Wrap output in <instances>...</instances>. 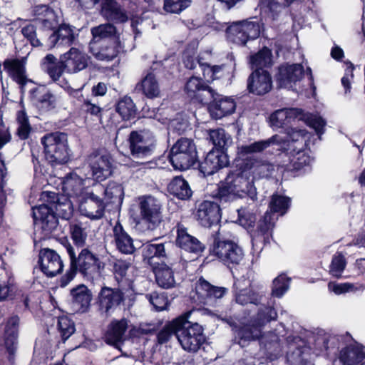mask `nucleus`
<instances>
[{
  "mask_svg": "<svg viewBox=\"0 0 365 365\" xmlns=\"http://www.w3.org/2000/svg\"><path fill=\"white\" fill-rule=\"evenodd\" d=\"M61 243L69 257L70 264L68 269L58 280V284L61 287H66L78 272L83 279L89 281L101 276L105 269L106 264L97 254L86 247L81 249L77 255L74 247L66 237L62 240Z\"/></svg>",
  "mask_w": 365,
  "mask_h": 365,
  "instance_id": "nucleus-1",
  "label": "nucleus"
},
{
  "mask_svg": "<svg viewBox=\"0 0 365 365\" xmlns=\"http://www.w3.org/2000/svg\"><path fill=\"white\" fill-rule=\"evenodd\" d=\"M242 194L247 195L251 199L257 197V190L249 178H242L233 173H228L224 180L216 184L211 197L221 205L235 201Z\"/></svg>",
  "mask_w": 365,
  "mask_h": 365,
  "instance_id": "nucleus-2",
  "label": "nucleus"
},
{
  "mask_svg": "<svg viewBox=\"0 0 365 365\" xmlns=\"http://www.w3.org/2000/svg\"><path fill=\"white\" fill-rule=\"evenodd\" d=\"M207 245L210 255L230 269L236 267L244 258L242 248L237 242L222 236L219 230L210 234Z\"/></svg>",
  "mask_w": 365,
  "mask_h": 365,
  "instance_id": "nucleus-3",
  "label": "nucleus"
},
{
  "mask_svg": "<svg viewBox=\"0 0 365 365\" xmlns=\"http://www.w3.org/2000/svg\"><path fill=\"white\" fill-rule=\"evenodd\" d=\"M137 211L134 217L137 226L143 225L148 231H154L163 222V206L151 195H140L137 200Z\"/></svg>",
  "mask_w": 365,
  "mask_h": 365,
  "instance_id": "nucleus-4",
  "label": "nucleus"
},
{
  "mask_svg": "<svg viewBox=\"0 0 365 365\" xmlns=\"http://www.w3.org/2000/svg\"><path fill=\"white\" fill-rule=\"evenodd\" d=\"M190 312L180 314L178 341L184 351L195 354L207 342V338L204 327L190 321Z\"/></svg>",
  "mask_w": 365,
  "mask_h": 365,
  "instance_id": "nucleus-5",
  "label": "nucleus"
},
{
  "mask_svg": "<svg viewBox=\"0 0 365 365\" xmlns=\"http://www.w3.org/2000/svg\"><path fill=\"white\" fill-rule=\"evenodd\" d=\"M45 159L53 167L64 165L71 158V150L66 133L56 131L46 133L41 139Z\"/></svg>",
  "mask_w": 365,
  "mask_h": 365,
  "instance_id": "nucleus-6",
  "label": "nucleus"
},
{
  "mask_svg": "<svg viewBox=\"0 0 365 365\" xmlns=\"http://www.w3.org/2000/svg\"><path fill=\"white\" fill-rule=\"evenodd\" d=\"M197 146L191 138L180 137L172 145L168 159L175 170L185 171L197 165Z\"/></svg>",
  "mask_w": 365,
  "mask_h": 365,
  "instance_id": "nucleus-7",
  "label": "nucleus"
},
{
  "mask_svg": "<svg viewBox=\"0 0 365 365\" xmlns=\"http://www.w3.org/2000/svg\"><path fill=\"white\" fill-rule=\"evenodd\" d=\"M256 17H252L230 24L226 29V34L232 43L239 46H245L250 41L258 38L263 25L259 21H254Z\"/></svg>",
  "mask_w": 365,
  "mask_h": 365,
  "instance_id": "nucleus-8",
  "label": "nucleus"
},
{
  "mask_svg": "<svg viewBox=\"0 0 365 365\" xmlns=\"http://www.w3.org/2000/svg\"><path fill=\"white\" fill-rule=\"evenodd\" d=\"M35 228L40 232V239L46 240L58 235V217L55 211L45 205L32 207Z\"/></svg>",
  "mask_w": 365,
  "mask_h": 365,
  "instance_id": "nucleus-9",
  "label": "nucleus"
},
{
  "mask_svg": "<svg viewBox=\"0 0 365 365\" xmlns=\"http://www.w3.org/2000/svg\"><path fill=\"white\" fill-rule=\"evenodd\" d=\"M130 155L134 158L150 157L155 151L156 140L154 135L145 130H132L128 138Z\"/></svg>",
  "mask_w": 365,
  "mask_h": 365,
  "instance_id": "nucleus-10",
  "label": "nucleus"
},
{
  "mask_svg": "<svg viewBox=\"0 0 365 365\" xmlns=\"http://www.w3.org/2000/svg\"><path fill=\"white\" fill-rule=\"evenodd\" d=\"M272 88V75L263 68H255L247 79V91L250 94L263 96L269 93Z\"/></svg>",
  "mask_w": 365,
  "mask_h": 365,
  "instance_id": "nucleus-11",
  "label": "nucleus"
},
{
  "mask_svg": "<svg viewBox=\"0 0 365 365\" xmlns=\"http://www.w3.org/2000/svg\"><path fill=\"white\" fill-rule=\"evenodd\" d=\"M176 237L175 245L185 252L200 256L206 249V245L196 237L188 232V228L181 222H178L174 227Z\"/></svg>",
  "mask_w": 365,
  "mask_h": 365,
  "instance_id": "nucleus-12",
  "label": "nucleus"
},
{
  "mask_svg": "<svg viewBox=\"0 0 365 365\" xmlns=\"http://www.w3.org/2000/svg\"><path fill=\"white\" fill-rule=\"evenodd\" d=\"M195 217L198 223L205 227L217 225L222 217L220 204L215 200H202L195 205Z\"/></svg>",
  "mask_w": 365,
  "mask_h": 365,
  "instance_id": "nucleus-13",
  "label": "nucleus"
},
{
  "mask_svg": "<svg viewBox=\"0 0 365 365\" xmlns=\"http://www.w3.org/2000/svg\"><path fill=\"white\" fill-rule=\"evenodd\" d=\"M124 300L125 294L120 289L103 287L98 296V312L101 315L108 317Z\"/></svg>",
  "mask_w": 365,
  "mask_h": 365,
  "instance_id": "nucleus-14",
  "label": "nucleus"
},
{
  "mask_svg": "<svg viewBox=\"0 0 365 365\" xmlns=\"http://www.w3.org/2000/svg\"><path fill=\"white\" fill-rule=\"evenodd\" d=\"M230 165L227 153L211 149L197 162V168L203 176H210Z\"/></svg>",
  "mask_w": 365,
  "mask_h": 365,
  "instance_id": "nucleus-15",
  "label": "nucleus"
},
{
  "mask_svg": "<svg viewBox=\"0 0 365 365\" xmlns=\"http://www.w3.org/2000/svg\"><path fill=\"white\" fill-rule=\"evenodd\" d=\"M120 36L91 43V50L96 59L110 61L125 51Z\"/></svg>",
  "mask_w": 365,
  "mask_h": 365,
  "instance_id": "nucleus-16",
  "label": "nucleus"
},
{
  "mask_svg": "<svg viewBox=\"0 0 365 365\" xmlns=\"http://www.w3.org/2000/svg\"><path fill=\"white\" fill-rule=\"evenodd\" d=\"M106 202L93 191L86 192L79 203L81 213L91 220L101 219L105 213Z\"/></svg>",
  "mask_w": 365,
  "mask_h": 365,
  "instance_id": "nucleus-17",
  "label": "nucleus"
},
{
  "mask_svg": "<svg viewBox=\"0 0 365 365\" xmlns=\"http://www.w3.org/2000/svg\"><path fill=\"white\" fill-rule=\"evenodd\" d=\"M206 104L211 117L215 119L229 115L236 109V103L232 98L219 94L214 90L213 96H210Z\"/></svg>",
  "mask_w": 365,
  "mask_h": 365,
  "instance_id": "nucleus-18",
  "label": "nucleus"
},
{
  "mask_svg": "<svg viewBox=\"0 0 365 365\" xmlns=\"http://www.w3.org/2000/svg\"><path fill=\"white\" fill-rule=\"evenodd\" d=\"M158 240V238H154L143 243L140 247L142 260L150 268L157 264H160V262H156L155 259H165L168 258L167 247L170 245V242H155Z\"/></svg>",
  "mask_w": 365,
  "mask_h": 365,
  "instance_id": "nucleus-19",
  "label": "nucleus"
},
{
  "mask_svg": "<svg viewBox=\"0 0 365 365\" xmlns=\"http://www.w3.org/2000/svg\"><path fill=\"white\" fill-rule=\"evenodd\" d=\"M245 282L246 279H237L234 281L232 292L236 302L241 305L252 304L258 306L262 304L265 298L264 292L252 288L243 287L242 284Z\"/></svg>",
  "mask_w": 365,
  "mask_h": 365,
  "instance_id": "nucleus-20",
  "label": "nucleus"
},
{
  "mask_svg": "<svg viewBox=\"0 0 365 365\" xmlns=\"http://www.w3.org/2000/svg\"><path fill=\"white\" fill-rule=\"evenodd\" d=\"M38 263L41 271L47 277H53L62 272L63 263L59 255L53 250H41Z\"/></svg>",
  "mask_w": 365,
  "mask_h": 365,
  "instance_id": "nucleus-21",
  "label": "nucleus"
},
{
  "mask_svg": "<svg viewBox=\"0 0 365 365\" xmlns=\"http://www.w3.org/2000/svg\"><path fill=\"white\" fill-rule=\"evenodd\" d=\"M75 27L66 23L58 24L55 29H48L52 31L47 38V46L50 48L59 46H71L75 41L76 34Z\"/></svg>",
  "mask_w": 365,
  "mask_h": 365,
  "instance_id": "nucleus-22",
  "label": "nucleus"
},
{
  "mask_svg": "<svg viewBox=\"0 0 365 365\" xmlns=\"http://www.w3.org/2000/svg\"><path fill=\"white\" fill-rule=\"evenodd\" d=\"M185 91L191 100L203 105L213 96V89L200 77L191 76L185 83Z\"/></svg>",
  "mask_w": 365,
  "mask_h": 365,
  "instance_id": "nucleus-23",
  "label": "nucleus"
},
{
  "mask_svg": "<svg viewBox=\"0 0 365 365\" xmlns=\"http://www.w3.org/2000/svg\"><path fill=\"white\" fill-rule=\"evenodd\" d=\"M304 76V68L301 63L281 64L275 75L277 83L279 88L292 86L300 81Z\"/></svg>",
  "mask_w": 365,
  "mask_h": 365,
  "instance_id": "nucleus-24",
  "label": "nucleus"
},
{
  "mask_svg": "<svg viewBox=\"0 0 365 365\" xmlns=\"http://www.w3.org/2000/svg\"><path fill=\"white\" fill-rule=\"evenodd\" d=\"M113 158L110 153H93L89 157V165L93 177L97 181H103L112 174Z\"/></svg>",
  "mask_w": 365,
  "mask_h": 365,
  "instance_id": "nucleus-25",
  "label": "nucleus"
},
{
  "mask_svg": "<svg viewBox=\"0 0 365 365\" xmlns=\"http://www.w3.org/2000/svg\"><path fill=\"white\" fill-rule=\"evenodd\" d=\"M71 306L76 313L83 314L90 310L93 294L88 287L78 284L70 290Z\"/></svg>",
  "mask_w": 365,
  "mask_h": 365,
  "instance_id": "nucleus-26",
  "label": "nucleus"
},
{
  "mask_svg": "<svg viewBox=\"0 0 365 365\" xmlns=\"http://www.w3.org/2000/svg\"><path fill=\"white\" fill-rule=\"evenodd\" d=\"M112 231L113 242L116 250L123 255H134L137 251V248L134 245V240L119 220L116 221Z\"/></svg>",
  "mask_w": 365,
  "mask_h": 365,
  "instance_id": "nucleus-27",
  "label": "nucleus"
},
{
  "mask_svg": "<svg viewBox=\"0 0 365 365\" xmlns=\"http://www.w3.org/2000/svg\"><path fill=\"white\" fill-rule=\"evenodd\" d=\"M4 69L9 74L13 81L19 84L21 91H24V87L28 82L33 83L26 76V58H6L3 62Z\"/></svg>",
  "mask_w": 365,
  "mask_h": 365,
  "instance_id": "nucleus-28",
  "label": "nucleus"
},
{
  "mask_svg": "<svg viewBox=\"0 0 365 365\" xmlns=\"http://www.w3.org/2000/svg\"><path fill=\"white\" fill-rule=\"evenodd\" d=\"M29 98L32 103L41 111H50L56 107V98L45 86H38L31 89Z\"/></svg>",
  "mask_w": 365,
  "mask_h": 365,
  "instance_id": "nucleus-29",
  "label": "nucleus"
},
{
  "mask_svg": "<svg viewBox=\"0 0 365 365\" xmlns=\"http://www.w3.org/2000/svg\"><path fill=\"white\" fill-rule=\"evenodd\" d=\"M19 321V317L14 315L9 318L5 325L4 344L9 361L14 360L17 349Z\"/></svg>",
  "mask_w": 365,
  "mask_h": 365,
  "instance_id": "nucleus-30",
  "label": "nucleus"
},
{
  "mask_svg": "<svg viewBox=\"0 0 365 365\" xmlns=\"http://www.w3.org/2000/svg\"><path fill=\"white\" fill-rule=\"evenodd\" d=\"M61 60L68 73H76L88 66L86 55L78 48L71 47L68 51L61 56Z\"/></svg>",
  "mask_w": 365,
  "mask_h": 365,
  "instance_id": "nucleus-31",
  "label": "nucleus"
},
{
  "mask_svg": "<svg viewBox=\"0 0 365 365\" xmlns=\"http://www.w3.org/2000/svg\"><path fill=\"white\" fill-rule=\"evenodd\" d=\"M101 190L104 195V202L109 210L120 209L124 199V188L122 184L111 181L106 187L101 186Z\"/></svg>",
  "mask_w": 365,
  "mask_h": 365,
  "instance_id": "nucleus-32",
  "label": "nucleus"
},
{
  "mask_svg": "<svg viewBox=\"0 0 365 365\" xmlns=\"http://www.w3.org/2000/svg\"><path fill=\"white\" fill-rule=\"evenodd\" d=\"M128 329V322L123 318L120 320H113L104 334L103 339L106 344L115 349H120L123 336Z\"/></svg>",
  "mask_w": 365,
  "mask_h": 365,
  "instance_id": "nucleus-33",
  "label": "nucleus"
},
{
  "mask_svg": "<svg viewBox=\"0 0 365 365\" xmlns=\"http://www.w3.org/2000/svg\"><path fill=\"white\" fill-rule=\"evenodd\" d=\"M262 329L251 319L249 323L239 326L235 330V341L241 347L262 337Z\"/></svg>",
  "mask_w": 365,
  "mask_h": 365,
  "instance_id": "nucleus-34",
  "label": "nucleus"
},
{
  "mask_svg": "<svg viewBox=\"0 0 365 365\" xmlns=\"http://www.w3.org/2000/svg\"><path fill=\"white\" fill-rule=\"evenodd\" d=\"M196 294L205 299L214 300L222 299L228 294V289L225 287L215 286L200 277L195 283Z\"/></svg>",
  "mask_w": 365,
  "mask_h": 365,
  "instance_id": "nucleus-35",
  "label": "nucleus"
},
{
  "mask_svg": "<svg viewBox=\"0 0 365 365\" xmlns=\"http://www.w3.org/2000/svg\"><path fill=\"white\" fill-rule=\"evenodd\" d=\"M364 346L355 342L343 347L338 359L341 365H358L365 359Z\"/></svg>",
  "mask_w": 365,
  "mask_h": 365,
  "instance_id": "nucleus-36",
  "label": "nucleus"
},
{
  "mask_svg": "<svg viewBox=\"0 0 365 365\" xmlns=\"http://www.w3.org/2000/svg\"><path fill=\"white\" fill-rule=\"evenodd\" d=\"M168 193L176 199L188 201L193 195L190 185L187 180L181 175L173 177L167 185Z\"/></svg>",
  "mask_w": 365,
  "mask_h": 365,
  "instance_id": "nucleus-37",
  "label": "nucleus"
},
{
  "mask_svg": "<svg viewBox=\"0 0 365 365\" xmlns=\"http://www.w3.org/2000/svg\"><path fill=\"white\" fill-rule=\"evenodd\" d=\"M155 276L156 284L165 289H171L175 287V272L172 266L162 261L151 268Z\"/></svg>",
  "mask_w": 365,
  "mask_h": 365,
  "instance_id": "nucleus-38",
  "label": "nucleus"
},
{
  "mask_svg": "<svg viewBox=\"0 0 365 365\" xmlns=\"http://www.w3.org/2000/svg\"><path fill=\"white\" fill-rule=\"evenodd\" d=\"M282 142V138L275 134L268 139L255 141L250 145L237 147L236 155L240 156V158H252L250 155L261 153L272 145H279Z\"/></svg>",
  "mask_w": 365,
  "mask_h": 365,
  "instance_id": "nucleus-39",
  "label": "nucleus"
},
{
  "mask_svg": "<svg viewBox=\"0 0 365 365\" xmlns=\"http://www.w3.org/2000/svg\"><path fill=\"white\" fill-rule=\"evenodd\" d=\"M34 15L45 30L55 29L58 26V18L55 11L48 5L39 4L34 8Z\"/></svg>",
  "mask_w": 365,
  "mask_h": 365,
  "instance_id": "nucleus-40",
  "label": "nucleus"
},
{
  "mask_svg": "<svg viewBox=\"0 0 365 365\" xmlns=\"http://www.w3.org/2000/svg\"><path fill=\"white\" fill-rule=\"evenodd\" d=\"M101 14L106 19L116 23H125L128 20L125 11L121 9L116 0H102Z\"/></svg>",
  "mask_w": 365,
  "mask_h": 365,
  "instance_id": "nucleus-41",
  "label": "nucleus"
},
{
  "mask_svg": "<svg viewBox=\"0 0 365 365\" xmlns=\"http://www.w3.org/2000/svg\"><path fill=\"white\" fill-rule=\"evenodd\" d=\"M42 66L53 82L58 81L63 72L66 71V67L64 66L61 58L60 57V60L58 61L57 58L51 53L47 54L43 58Z\"/></svg>",
  "mask_w": 365,
  "mask_h": 365,
  "instance_id": "nucleus-42",
  "label": "nucleus"
},
{
  "mask_svg": "<svg viewBox=\"0 0 365 365\" xmlns=\"http://www.w3.org/2000/svg\"><path fill=\"white\" fill-rule=\"evenodd\" d=\"M209 138L213 145L212 149L218 151L227 153L232 144L231 135L223 128L210 130Z\"/></svg>",
  "mask_w": 365,
  "mask_h": 365,
  "instance_id": "nucleus-43",
  "label": "nucleus"
},
{
  "mask_svg": "<svg viewBox=\"0 0 365 365\" xmlns=\"http://www.w3.org/2000/svg\"><path fill=\"white\" fill-rule=\"evenodd\" d=\"M296 0H262V11H264L266 18L271 21L278 19L279 14L289 7Z\"/></svg>",
  "mask_w": 365,
  "mask_h": 365,
  "instance_id": "nucleus-44",
  "label": "nucleus"
},
{
  "mask_svg": "<svg viewBox=\"0 0 365 365\" xmlns=\"http://www.w3.org/2000/svg\"><path fill=\"white\" fill-rule=\"evenodd\" d=\"M180 321V315L165 322V325L157 333L158 344L160 345L167 344L173 336H175L178 340Z\"/></svg>",
  "mask_w": 365,
  "mask_h": 365,
  "instance_id": "nucleus-45",
  "label": "nucleus"
},
{
  "mask_svg": "<svg viewBox=\"0 0 365 365\" xmlns=\"http://www.w3.org/2000/svg\"><path fill=\"white\" fill-rule=\"evenodd\" d=\"M41 199L44 203L41 205H45L51 207L52 210L56 212L63 210L61 206H67L69 209L72 207L71 201L67 197L60 195L58 193L51 191H44L41 192Z\"/></svg>",
  "mask_w": 365,
  "mask_h": 365,
  "instance_id": "nucleus-46",
  "label": "nucleus"
},
{
  "mask_svg": "<svg viewBox=\"0 0 365 365\" xmlns=\"http://www.w3.org/2000/svg\"><path fill=\"white\" fill-rule=\"evenodd\" d=\"M115 110L123 120L134 119L137 114V108L133 99L127 96L119 98L115 105Z\"/></svg>",
  "mask_w": 365,
  "mask_h": 365,
  "instance_id": "nucleus-47",
  "label": "nucleus"
},
{
  "mask_svg": "<svg viewBox=\"0 0 365 365\" xmlns=\"http://www.w3.org/2000/svg\"><path fill=\"white\" fill-rule=\"evenodd\" d=\"M83 188V180L76 174H67L62 181V190L68 197H77Z\"/></svg>",
  "mask_w": 365,
  "mask_h": 365,
  "instance_id": "nucleus-48",
  "label": "nucleus"
},
{
  "mask_svg": "<svg viewBox=\"0 0 365 365\" xmlns=\"http://www.w3.org/2000/svg\"><path fill=\"white\" fill-rule=\"evenodd\" d=\"M93 42H100L104 40H110L112 38L120 36L115 26L110 23L100 24L91 29Z\"/></svg>",
  "mask_w": 365,
  "mask_h": 365,
  "instance_id": "nucleus-49",
  "label": "nucleus"
},
{
  "mask_svg": "<svg viewBox=\"0 0 365 365\" xmlns=\"http://www.w3.org/2000/svg\"><path fill=\"white\" fill-rule=\"evenodd\" d=\"M291 206V198L289 197L274 193L268 205L269 213L270 215L278 214L279 216L284 215Z\"/></svg>",
  "mask_w": 365,
  "mask_h": 365,
  "instance_id": "nucleus-50",
  "label": "nucleus"
},
{
  "mask_svg": "<svg viewBox=\"0 0 365 365\" xmlns=\"http://www.w3.org/2000/svg\"><path fill=\"white\" fill-rule=\"evenodd\" d=\"M136 89L142 93L148 98H154L160 94L158 83L153 73H148L136 86Z\"/></svg>",
  "mask_w": 365,
  "mask_h": 365,
  "instance_id": "nucleus-51",
  "label": "nucleus"
},
{
  "mask_svg": "<svg viewBox=\"0 0 365 365\" xmlns=\"http://www.w3.org/2000/svg\"><path fill=\"white\" fill-rule=\"evenodd\" d=\"M68 230L75 247L78 250L85 248L88 234L86 227H83L82 222L78 221L68 222Z\"/></svg>",
  "mask_w": 365,
  "mask_h": 365,
  "instance_id": "nucleus-52",
  "label": "nucleus"
},
{
  "mask_svg": "<svg viewBox=\"0 0 365 365\" xmlns=\"http://www.w3.org/2000/svg\"><path fill=\"white\" fill-rule=\"evenodd\" d=\"M272 63V50L267 46H264L250 56V64L253 70L257 68L266 69V68L271 67Z\"/></svg>",
  "mask_w": 365,
  "mask_h": 365,
  "instance_id": "nucleus-53",
  "label": "nucleus"
},
{
  "mask_svg": "<svg viewBox=\"0 0 365 365\" xmlns=\"http://www.w3.org/2000/svg\"><path fill=\"white\" fill-rule=\"evenodd\" d=\"M291 112L288 109H279L273 112L269 116L271 125L277 128H286L292 120Z\"/></svg>",
  "mask_w": 365,
  "mask_h": 365,
  "instance_id": "nucleus-54",
  "label": "nucleus"
},
{
  "mask_svg": "<svg viewBox=\"0 0 365 365\" xmlns=\"http://www.w3.org/2000/svg\"><path fill=\"white\" fill-rule=\"evenodd\" d=\"M277 318V313L275 309L270 306H265L260 308L252 319L262 329L267 323L276 320Z\"/></svg>",
  "mask_w": 365,
  "mask_h": 365,
  "instance_id": "nucleus-55",
  "label": "nucleus"
},
{
  "mask_svg": "<svg viewBox=\"0 0 365 365\" xmlns=\"http://www.w3.org/2000/svg\"><path fill=\"white\" fill-rule=\"evenodd\" d=\"M255 162L256 160L254 158H240L236 155L233 162L235 170H230L229 173H233L242 178H247L245 176V173L254 167Z\"/></svg>",
  "mask_w": 365,
  "mask_h": 365,
  "instance_id": "nucleus-56",
  "label": "nucleus"
},
{
  "mask_svg": "<svg viewBox=\"0 0 365 365\" xmlns=\"http://www.w3.org/2000/svg\"><path fill=\"white\" fill-rule=\"evenodd\" d=\"M291 278L284 273L277 276L272 281V296L277 298L282 297L289 287Z\"/></svg>",
  "mask_w": 365,
  "mask_h": 365,
  "instance_id": "nucleus-57",
  "label": "nucleus"
},
{
  "mask_svg": "<svg viewBox=\"0 0 365 365\" xmlns=\"http://www.w3.org/2000/svg\"><path fill=\"white\" fill-rule=\"evenodd\" d=\"M237 223L247 230L254 228L257 220L255 213L250 212L247 207H243L237 209Z\"/></svg>",
  "mask_w": 365,
  "mask_h": 365,
  "instance_id": "nucleus-58",
  "label": "nucleus"
},
{
  "mask_svg": "<svg viewBox=\"0 0 365 365\" xmlns=\"http://www.w3.org/2000/svg\"><path fill=\"white\" fill-rule=\"evenodd\" d=\"M57 328L63 341H66L76 330L74 322L66 316L58 318Z\"/></svg>",
  "mask_w": 365,
  "mask_h": 365,
  "instance_id": "nucleus-59",
  "label": "nucleus"
},
{
  "mask_svg": "<svg viewBox=\"0 0 365 365\" xmlns=\"http://www.w3.org/2000/svg\"><path fill=\"white\" fill-rule=\"evenodd\" d=\"M110 264L112 272L118 283L125 278L128 270L131 266L130 262L122 259H115Z\"/></svg>",
  "mask_w": 365,
  "mask_h": 365,
  "instance_id": "nucleus-60",
  "label": "nucleus"
},
{
  "mask_svg": "<svg viewBox=\"0 0 365 365\" xmlns=\"http://www.w3.org/2000/svg\"><path fill=\"white\" fill-rule=\"evenodd\" d=\"M191 0H165L163 9L170 14H180L190 6Z\"/></svg>",
  "mask_w": 365,
  "mask_h": 365,
  "instance_id": "nucleus-61",
  "label": "nucleus"
},
{
  "mask_svg": "<svg viewBox=\"0 0 365 365\" xmlns=\"http://www.w3.org/2000/svg\"><path fill=\"white\" fill-rule=\"evenodd\" d=\"M304 120L309 128H312L315 130L316 133L319 136L322 135L324 133L326 121L322 117L308 113L304 115Z\"/></svg>",
  "mask_w": 365,
  "mask_h": 365,
  "instance_id": "nucleus-62",
  "label": "nucleus"
},
{
  "mask_svg": "<svg viewBox=\"0 0 365 365\" xmlns=\"http://www.w3.org/2000/svg\"><path fill=\"white\" fill-rule=\"evenodd\" d=\"M21 32L32 46L38 47L42 46L40 40L37 38L36 26L35 25L32 24H26L21 28Z\"/></svg>",
  "mask_w": 365,
  "mask_h": 365,
  "instance_id": "nucleus-63",
  "label": "nucleus"
},
{
  "mask_svg": "<svg viewBox=\"0 0 365 365\" xmlns=\"http://www.w3.org/2000/svg\"><path fill=\"white\" fill-rule=\"evenodd\" d=\"M328 289L336 295H340L348 292H354L357 288L350 282L339 283L331 281L328 283Z\"/></svg>",
  "mask_w": 365,
  "mask_h": 365,
  "instance_id": "nucleus-64",
  "label": "nucleus"
}]
</instances>
